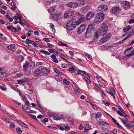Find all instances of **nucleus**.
<instances>
[{"label": "nucleus", "mask_w": 134, "mask_h": 134, "mask_svg": "<svg viewBox=\"0 0 134 134\" xmlns=\"http://www.w3.org/2000/svg\"><path fill=\"white\" fill-rule=\"evenodd\" d=\"M104 18V14L102 12L99 13L95 15V18L94 20V22L98 23L102 21Z\"/></svg>", "instance_id": "nucleus-1"}, {"label": "nucleus", "mask_w": 134, "mask_h": 134, "mask_svg": "<svg viewBox=\"0 0 134 134\" xmlns=\"http://www.w3.org/2000/svg\"><path fill=\"white\" fill-rule=\"evenodd\" d=\"M76 26L75 22L73 20H71L69 21L66 25L67 29L70 30L74 29Z\"/></svg>", "instance_id": "nucleus-2"}, {"label": "nucleus", "mask_w": 134, "mask_h": 134, "mask_svg": "<svg viewBox=\"0 0 134 134\" xmlns=\"http://www.w3.org/2000/svg\"><path fill=\"white\" fill-rule=\"evenodd\" d=\"M98 30L99 35L103 36L107 33L108 30V27L107 26H102Z\"/></svg>", "instance_id": "nucleus-3"}, {"label": "nucleus", "mask_w": 134, "mask_h": 134, "mask_svg": "<svg viewBox=\"0 0 134 134\" xmlns=\"http://www.w3.org/2000/svg\"><path fill=\"white\" fill-rule=\"evenodd\" d=\"M15 46L14 44H10L8 46L7 48L9 53L12 54L14 52L15 50Z\"/></svg>", "instance_id": "nucleus-4"}, {"label": "nucleus", "mask_w": 134, "mask_h": 134, "mask_svg": "<svg viewBox=\"0 0 134 134\" xmlns=\"http://www.w3.org/2000/svg\"><path fill=\"white\" fill-rule=\"evenodd\" d=\"M68 6L69 7L74 8L77 7L78 4L76 2H70L68 3Z\"/></svg>", "instance_id": "nucleus-5"}, {"label": "nucleus", "mask_w": 134, "mask_h": 134, "mask_svg": "<svg viewBox=\"0 0 134 134\" xmlns=\"http://www.w3.org/2000/svg\"><path fill=\"white\" fill-rule=\"evenodd\" d=\"M86 27L85 25L84 24L80 25L79 27L77 32L78 34H81L83 31L85 30Z\"/></svg>", "instance_id": "nucleus-6"}, {"label": "nucleus", "mask_w": 134, "mask_h": 134, "mask_svg": "<svg viewBox=\"0 0 134 134\" xmlns=\"http://www.w3.org/2000/svg\"><path fill=\"white\" fill-rule=\"evenodd\" d=\"M74 12L72 11H66L64 14L65 18H69L74 14Z\"/></svg>", "instance_id": "nucleus-7"}, {"label": "nucleus", "mask_w": 134, "mask_h": 134, "mask_svg": "<svg viewBox=\"0 0 134 134\" xmlns=\"http://www.w3.org/2000/svg\"><path fill=\"white\" fill-rule=\"evenodd\" d=\"M98 10L100 11H105L108 9L107 7L105 5H101L98 7Z\"/></svg>", "instance_id": "nucleus-8"}, {"label": "nucleus", "mask_w": 134, "mask_h": 134, "mask_svg": "<svg viewBox=\"0 0 134 134\" xmlns=\"http://www.w3.org/2000/svg\"><path fill=\"white\" fill-rule=\"evenodd\" d=\"M95 14L92 12H89L87 13L86 15V19L87 20H89L93 18Z\"/></svg>", "instance_id": "nucleus-9"}, {"label": "nucleus", "mask_w": 134, "mask_h": 134, "mask_svg": "<svg viewBox=\"0 0 134 134\" xmlns=\"http://www.w3.org/2000/svg\"><path fill=\"white\" fill-rule=\"evenodd\" d=\"M122 6L124 8H127L130 7L129 2L126 1H123L121 2Z\"/></svg>", "instance_id": "nucleus-10"}, {"label": "nucleus", "mask_w": 134, "mask_h": 134, "mask_svg": "<svg viewBox=\"0 0 134 134\" xmlns=\"http://www.w3.org/2000/svg\"><path fill=\"white\" fill-rule=\"evenodd\" d=\"M41 71L39 68H37L34 71L33 73V75L34 76H37L41 74Z\"/></svg>", "instance_id": "nucleus-11"}, {"label": "nucleus", "mask_w": 134, "mask_h": 134, "mask_svg": "<svg viewBox=\"0 0 134 134\" xmlns=\"http://www.w3.org/2000/svg\"><path fill=\"white\" fill-rule=\"evenodd\" d=\"M29 81V79L26 78L21 80H18V83L20 85L24 84L26 82Z\"/></svg>", "instance_id": "nucleus-12"}, {"label": "nucleus", "mask_w": 134, "mask_h": 134, "mask_svg": "<svg viewBox=\"0 0 134 134\" xmlns=\"http://www.w3.org/2000/svg\"><path fill=\"white\" fill-rule=\"evenodd\" d=\"M85 18L83 17H82L81 18H79L78 20L76 22V25H78L81 23H82L85 20Z\"/></svg>", "instance_id": "nucleus-13"}, {"label": "nucleus", "mask_w": 134, "mask_h": 134, "mask_svg": "<svg viewBox=\"0 0 134 134\" xmlns=\"http://www.w3.org/2000/svg\"><path fill=\"white\" fill-rule=\"evenodd\" d=\"M41 71L43 73L45 74L46 75H47L50 72L49 69H48L46 67H44L42 68Z\"/></svg>", "instance_id": "nucleus-14"}, {"label": "nucleus", "mask_w": 134, "mask_h": 134, "mask_svg": "<svg viewBox=\"0 0 134 134\" xmlns=\"http://www.w3.org/2000/svg\"><path fill=\"white\" fill-rule=\"evenodd\" d=\"M17 121L18 124L19 125H21L22 126L27 129L29 128L28 126H27L26 124L20 120Z\"/></svg>", "instance_id": "nucleus-15"}, {"label": "nucleus", "mask_w": 134, "mask_h": 134, "mask_svg": "<svg viewBox=\"0 0 134 134\" xmlns=\"http://www.w3.org/2000/svg\"><path fill=\"white\" fill-rule=\"evenodd\" d=\"M89 9V7L88 6H85L82 8L81 11L83 13H85Z\"/></svg>", "instance_id": "nucleus-16"}, {"label": "nucleus", "mask_w": 134, "mask_h": 134, "mask_svg": "<svg viewBox=\"0 0 134 134\" xmlns=\"http://www.w3.org/2000/svg\"><path fill=\"white\" fill-rule=\"evenodd\" d=\"M58 116L59 118L62 119H65L67 117L66 114L63 113V114L60 113L58 114Z\"/></svg>", "instance_id": "nucleus-17"}, {"label": "nucleus", "mask_w": 134, "mask_h": 134, "mask_svg": "<svg viewBox=\"0 0 134 134\" xmlns=\"http://www.w3.org/2000/svg\"><path fill=\"white\" fill-rule=\"evenodd\" d=\"M60 17V15L58 13H55L53 14V18L54 20H58Z\"/></svg>", "instance_id": "nucleus-18"}, {"label": "nucleus", "mask_w": 134, "mask_h": 134, "mask_svg": "<svg viewBox=\"0 0 134 134\" xmlns=\"http://www.w3.org/2000/svg\"><path fill=\"white\" fill-rule=\"evenodd\" d=\"M95 85L98 88L100 89L105 87V85L103 83H96Z\"/></svg>", "instance_id": "nucleus-19"}, {"label": "nucleus", "mask_w": 134, "mask_h": 134, "mask_svg": "<svg viewBox=\"0 0 134 134\" xmlns=\"http://www.w3.org/2000/svg\"><path fill=\"white\" fill-rule=\"evenodd\" d=\"M127 36L129 37H130L131 36L134 35V28L132 29V30L130 31L129 32H127Z\"/></svg>", "instance_id": "nucleus-20"}, {"label": "nucleus", "mask_w": 134, "mask_h": 134, "mask_svg": "<svg viewBox=\"0 0 134 134\" xmlns=\"http://www.w3.org/2000/svg\"><path fill=\"white\" fill-rule=\"evenodd\" d=\"M119 8L117 7H114L112 9V13L114 14H115L116 13L119 12Z\"/></svg>", "instance_id": "nucleus-21"}, {"label": "nucleus", "mask_w": 134, "mask_h": 134, "mask_svg": "<svg viewBox=\"0 0 134 134\" xmlns=\"http://www.w3.org/2000/svg\"><path fill=\"white\" fill-rule=\"evenodd\" d=\"M91 30L87 28L85 33V36L86 37L91 35Z\"/></svg>", "instance_id": "nucleus-22"}, {"label": "nucleus", "mask_w": 134, "mask_h": 134, "mask_svg": "<svg viewBox=\"0 0 134 134\" xmlns=\"http://www.w3.org/2000/svg\"><path fill=\"white\" fill-rule=\"evenodd\" d=\"M78 4V5L80 7L82 6L85 4V0H78V2L77 3Z\"/></svg>", "instance_id": "nucleus-23"}, {"label": "nucleus", "mask_w": 134, "mask_h": 134, "mask_svg": "<svg viewBox=\"0 0 134 134\" xmlns=\"http://www.w3.org/2000/svg\"><path fill=\"white\" fill-rule=\"evenodd\" d=\"M131 28V26H126L124 27L123 29V31L124 32H126L129 30Z\"/></svg>", "instance_id": "nucleus-24"}, {"label": "nucleus", "mask_w": 134, "mask_h": 134, "mask_svg": "<svg viewBox=\"0 0 134 134\" xmlns=\"http://www.w3.org/2000/svg\"><path fill=\"white\" fill-rule=\"evenodd\" d=\"M110 91L109 92V93L111 94V95H113L115 94V92L114 88L112 87L110 88Z\"/></svg>", "instance_id": "nucleus-25"}, {"label": "nucleus", "mask_w": 134, "mask_h": 134, "mask_svg": "<svg viewBox=\"0 0 134 134\" xmlns=\"http://www.w3.org/2000/svg\"><path fill=\"white\" fill-rule=\"evenodd\" d=\"M24 59V57L23 56L21 55H19L18 56L17 60L18 61L20 62H22Z\"/></svg>", "instance_id": "nucleus-26"}, {"label": "nucleus", "mask_w": 134, "mask_h": 134, "mask_svg": "<svg viewBox=\"0 0 134 134\" xmlns=\"http://www.w3.org/2000/svg\"><path fill=\"white\" fill-rule=\"evenodd\" d=\"M112 120L113 121L114 123L116 125H117L119 127L121 128L122 127L119 124L118 122H116V120L114 118H112Z\"/></svg>", "instance_id": "nucleus-27"}, {"label": "nucleus", "mask_w": 134, "mask_h": 134, "mask_svg": "<svg viewBox=\"0 0 134 134\" xmlns=\"http://www.w3.org/2000/svg\"><path fill=\"white\" fill-rule=\"evenodd\" d=\"M58 44L60 45L63 46H66L67 47H68L66 44L64 43L63 42L60 41H58Z\"/></svg>", "instance_id": "nucleus-28"}, {"label": "nucleus", "mask_w": 134, "mask_h": 134, "mask_svg": "<svg viewBox=\"0 0 134 134\" xmlns=\"http://www.w3.org/2000/svg\"><path fill=\"white\" fill-rule=\"evenodd\" d=\"M29 65V63L27 62H26L25 63H24L23 66V67L24 68L25 70H26L28 66Z\"/></svg>", "instance_id": "nucleus-29"}, {"label": "nucleus", "mask_w": 134, "mask_h": 134, "mask_svg": "<svg viewBox=\"0 0 134 134\" xmlns=\"http://www.w3.org/2000/svg\"><path fill=\"white\" fill-rule=\"evenodd\" d=\"M51 116L53 118V119L54 120H58L59 118L58 116V114L57 115L54 114L52 115Z\"/></svg>", "instance_id": "nucleus-30"}, {"label": "nucleus", "mask_w": 134, "mask_h": 134, "mask_svg": "<svg viewBox=\"0 0 134 134\" xmlns=\"http://www.w3.org/2000/svg\"><path fill=\"white\" fill-rule=\"evenodd\" d=\"M28 114L29 116L31 117L32 118H33L35 120V121H38L37 119L36 118V116L35 115H32L28 113Z\"/></svg>", "instance_id": "nucleus-31"}, {"label": "nucleus", "mask_w": 134, "mask_h": 134, "mask_svg": "<svg viewBox=\"0 0 134 134\" xmlns=\"http://www.w3.org/2000/svg\"><path fill=\"white\" fill-rule=\"evenodd\" d=\"M108 124L107 122L103 121L100 122L98 123V124L100 125H107Z\"/></svg>", "instance_id": "nucleus-32"}, {"label": "nucleus", "mask_w": 134, "mask_h": 134, "mask_svg": "<svg viewBox=\"0 0 134 134\" xmlns=\"http://www.w3.org/2000/svg\"><path fill=\"white\" fill-rule=\"evenodd\" d=\"M134 55V49L129 54H127L126 55V56L127 57H129L130 56H132Z\"/></svg>", "instance_id": "nucleus-33"}, {"label": "nucleus", "mask_w": 134, "mask_h": 134, "mask_svg": "<svg viewBox=\"0 0 134 134\" xmlns=\"http://www.w3.org/2000/svg\"><path fill=\"white\" fill-rule=\"evenodd\" d=\"M55 10V8L54 7H52L49 8V12H54Z\"/></svg>", "instance_id": "nucleus-34"}, {"label": "nucleus", "mask_w": 134, "mask_h": 134, "mask_svg": "<svg viewBox=\"0 0 134 134\" xmlns=\"http://www.w3.org/2000/svg\"><path fill=\"white\" fill-rule=\"evenodd\" d=\"M55 79L58 81H60L62 80V78L58 76H56Z\"/></svg>", "instance_id": "nucleus-35"}, {"label": "nucleus", "mask_w": 134, "mask_h": 134, "mask_svg": "<svg viewBox=\"0 0 134 134\" xmlns=\"http://www.w3.org/2000/svg\"><path fill=\"white\" fill-rule=\"evenodd\" d=\"M107 40L104 37H102L100 40L99 42H100L101 43H104L106 41H107Z\"/></svg>", "instance_id": "nucleus-36"}, {"label": "nucleus", "mask_w": 134, "mask_h": 134, "mask_svg": "<svg viewBox=\"0 0 134 134\" xmlns=\"http://www.w3.org/2000/svg\"><path fill=\"white\" fill-rule=\"evenodd\" d=\"M6 114L8 116H9L11 119H12L14 121H17V120L15 118H14V117L12 116L11 115L9 114L8 113H7Z\"/></svg>", "instance_id": "nucleus-37"}, {"label": "nucleus", "mask_w": 134, "mask_h": 134, "mask_svg": "<svg viewBox=\"0 0 134 134\" xmlns=\"http://www.w3.org/2000/svg\"><path fill=\"white\" fill-rule=\"evenodd\" d=\"M81 72H83L85 74H86V72L85 71L79 70V71H77V72H76L75 74L76 75H78L79 74H81Z\"/></svg>", "instance_id": "nucleus-38"}, {"label": "nucleus", "mask_w": 134, "mask_h": 134, "mask_svg": "<svg viewBox=\"0 0 134 134\" xmlns=\"http://www.w3.org/2000/svg\"><path fill=\"white\" fill-rule=\"evenodd\" d=\"M41 121L44 124H46V122H47L48 121V119L47 118H45L43 120H42Z\"/></svg>", "instance_id": "nucleus-39"}, {"label": "nucleus", "mask_w": 134, "mask_h": 134, "mask_svg": "<svg viewBox=\"0 0 134 134\" xmlns=\"http://www.w3.org/2000/svg\"><path fill=\"white\" fill-rule=\"evenodd\" d=\"M16 130L17 132L19 133L20 134L22 132V130L19 127H17Z\"/></svg>", "instance_id": "nucleus-40"}, {"label": "nucleus", "mask_w": 134, "mask_h": 134, "mask_svg": "<svg viewBox=\"0 0 134 134\" xmlns=\"http://www.w3.org/2000/svg\"><path fill=\"white\" fill-rule=\"evenodd\" d=\"M63 82L64 83L65 85H68L69 84V81H67L66 79H63Z\"/></svg>", "instance_id": "nucleus-41"}, {"label": "nucleus", "mask_w": 134, "mask_h": 134, "mask_svg": "<svg viewBox=\"0 0 134 134\" xmlns=\"http://www.w3.org/2000/svg\"><path fill=\"white\" fill-rule=\"evenodd\" d=\"M133 48V47L131 46V47L128 48L126 49L125 51L124 52V53H126L127 52H129Z\"/></svg>", "instance_id": "nucleus-42"}, {"label": "nucleus", "mask_w": 134, "mask_h": 134, "mask_svg": "<svg viewBox=\"0 0 134 134\" xmlns=\"http://www.w3.org/2000/svg\"><path fill=\"white\" fill-rule=\"evenodd\" d=\"M28 53H29V54L31 55H34L35 53L31 49H29V50Z\"/></svg>", "instance_id": "nucleus-43"}, {"label": "nucleus", "mask_w": 134, "mask_h": 134, "mask_svg": "<svg viewBox=\"0 0 134 134\" xmlns=\"http://www.w3.org/2000/svg\"><path fill=\"white\" fill-rule=\"evenodd\" d=\"M50 27L52 29V31H55V30L54 29V26L53 24H51L50 25Z\"/></svg>", "instance_id": "nucleus-44"}, {"label": "nucleus", "mask_w": 134, "mask_h": 134, "mask_svg": "<svg viewBox=\"0 0 134 134\" xmlns=\"http://www.w3.org/2000/svg\"><path fill=\"white\" fill-rule=\"evenodd\" d=\"M93 25L92 24H90L89 25L87 28L91 30L93 29Z\"/></svg>", "instance_id": "nucleus-45"}, {"label": "nucleus", "mask_w": 134, "mask_h": 134, "mask_svg": "<svg viewBox=\"0 0 134 134\" xmlns=\"http://www.w3.org/2000/svg\"><path fill=\"white\" fill-rule=\"evenodd\" d=\"M30 43L33 45L35 47H38L37 45L36 44L34 41H31Z\"/></svg>", "instance_id": "nucleus-46"}, {"label": "nucleus", "mask_w": 134, "mask_h": 134, "mask_svg": "<svg viewBox=\"0 0 134 134\" xmlns=\"http://www.w3.org/2000/svg\"><path fill=\"white\" fill-rule=\"evenodd\" d=\"M110 34H108L106 35V36L105 37L106 38L107 41H108L110 38Z\"/></svg>", "instance_id": "nucleus-47"}, {"label": "nucleus", "mask_w": 134, "mask_h": 134, "mask_svg": "<svg viewBox=\"0 0 134 134\" xmlns=\"http://www.w3.org/2000/svg\"><path fill=\"white\" fill-rule=\"evenodd\" d=\"M31 73V70H27L26 72V74L27 75H30Z\"/></svg>", "instance_id": "nucleus-48"}, {"label": "nucleus", "mask_w": 134, "mask_h": 134, "mask_svg": "<svg viewBox=\"0 0 134 134\" xmlns=\"http://www.w3.org/2000/svg\"><path fill=\"white\" fill-rule=\"evenodd\" d=\"M0 88L3 91H5L6 90V88L5 86L4 85H2L0 87Z\"/></svg>", "instance_id": "nucleus-49"}, {"label": "nucleus", "mask_w": 134, "mask_h": 134, "mask_svg": "<svg viewBox=\"0 0 134 134\" xmlns=\"http://www.w3.org/2000/svg\"><path fill=\"white\" fill-rule=\"evenodd\" d=\"M99 33L98 32V30L96 32H95L94 36L95 37L97 38L98 37Z\"/></svg>", "instance_id": "nucleus-50"}, {"label": "nucleus", "mask_w": 134, "mask_h": 134, "mask_svg": "<svg viewBox=\"0 0 134 134\" xmlns=\"http://www.w3.org/2000/svg\"><path fill=\"white\" fill-rule=\"evenodd\" d=\"M84 79L89 84H90L91 83L90 80L88 78L85 77L84 78Z\"/></svg>", "instance_id": "nucleus-51"}, {"label": "nucleus", "mask_w": 134, "mask_h": 134, "mask_svg": "<svg viewBox=\"0 0 134 134\" xmlns=\"http://www.w3.org/2000/svg\"><path fill=\"white\" fill-rule=\"evenodd\" d=\"M12 30L13 32H18V31L16 30V29L15 28L12 27Z\"/></svg>", "instance_id": "nucleus-52"}, {"label": "nucleus", "mask_w": 134, "mask_h": 134, "mask_svg": "<svg viewBox=\"0 0 134 134\" xmlns=\"http://www.w3.org/2000/svg\"><path fill=\"white\" fill-rule=\"evenodd\" d=\"M61 58L64 60L66 61V59H65L66 57L63 54H61L60 55Z\"/></svg>", "instance_id": "nucleus-53"}, {"label": "nucleus", "mask_w": 134, "mask_h": 134, "mask_svg": "<svg viewBox=\"0 0 134 134\" xmlns=\"http://www.w3.org/2000/svg\"><path fill=\"white\" fill-rule=\"evenodd\" d=\"M102 116V114L101 113L99 112L97 114V119L98 118H99Z\"/></svg>", "instance_id": "nucleus-54"}, {"label": "nucleus", "mask_w": 134, "mask_h": 134, "mask_svg": "<svg viewBox=\"0 0 134 134\" xmlns=\"http://www.w3.org/2000/svg\"><path fill=\"white\" fill-rule=\"evenodd\" d=\"M35 41L36 43L37 44H39V43H38V42H39L40 41V40L39 39L37 38H35Z\"/></svg>", "instance_id": "nucleus-55"}, {"label": "nucleus", "mask_w": 134, "mask_h": 134, "mask_svg": "<svg viewBox=\"0 0 134 134\" xmlns=\"http://www.w3.org/2000/svg\"><path fill=\"white\" fill-rule=\"evenodd\" d=\"M29 62H31L32 63V65H33V66H34L35 65V63L34 62H32V60L31 59V57H29Z\"/></svg>", "instance_id": "nucleus-56"}, {"label": "nucleus", "mask_w": 134, "mask_h": 134, "mask_svg": "<svg viewBox=\"0 0 134 134\" xmlns=\"http://www.w3.org/2000/svg\"><path fill=\"white\" fill-rule=\"evenodd\" d=\"M117 113L120 115L121 116H124V114L120 112L119 111L117 110Z\"/></svg>", "instance_id": "nucleus-57"}, {"label": "nucleus", "mask_w": 134, "mask_h": 134, "mask_svg": "<svg viewBox=\"0 0 134 134\" xmlns=\"http://www.w3.org/2000/svg\"><path fill=\"white\" fill-rule=\"evenodd\" d=\"M129 23H134V19H132L129 21Z\"/></svg>", "instance_id": "nucleus-58"}, {"label": "nucleus", "mask_w": 134, "mask_h": 134, "mask_svg": "<svg viewBox=\"0 0 134 134\" xmlns=\"http://www.w3.org/2000/svg\"><path fill=\"white\" fill-rule=\"evenodd\" d=\"M129 124L132 127H134V122L130 121Z\"/></svg>", "instance_id": "nucleus-59"}, {"label": "nucleus", "mask_w": 134, "mask_h": 134, "mask_svg": "<svg viewBox=\"0 0 134 134\" xmlns=\"http://www.w3.org/2000/svg\"><path fill=\"white\" fill-rule=\"evenodd\" d=\"M48 127L53 130H55L57 129L56 127H51L50 126H48Z\"/></svg>", "instance_id": "nucleus-60"}, {"label": "nucleus", "mask_w": 134, "mask_h": 134, "mask_svg": "<svg viewBox=\"0 0 134 134\" xmlns=\"http://www.w3.org/2000/svg\"><path fill=\"white\" fill-rule=\"evenodd\" d=\"M43 40L47 42H50V41L47 38H44Z\"/></svg>", "instance_id": "nucleus-61"}, {"label": "nucleus", "mask_w": 134, "mask_h": 134, "mask_svg": "<svg viewBox=\"0 0 134 134\" xmlns=\"http://www.w3.org/2000/svg\"><path fill=\"white\" fill-rule=\"evenodd\" d=\"M70 119L69 118L68 120V121L70 124L73 125V121L72 120H70Z\"/></svg>", "instance_id": "nucleus-62"}, {"label": "nucleus", "mask_w": 134, "mask_h": 134, "mask_svg": "<svg viewBox=\"0 0 134 134\" xmlns=\"http://www.w3.org/2000/svg\"><path fill=\"white\" fill-rule=\"evenodd\" d=\"M117 132V130L115 129H113L112 130L111 132L114 134H116Z\"/></svg>", "instance_id": "nucleus-63"}, {"label": "nucleus", "mask_w": 134, "mask_h": 134, "mask_svg": "<svg viewBox=\"0 0 134 134\" xmlns=\"http://www.w3.org/2000/svg\"><path fill=\"white\" fill-rule=\"evenodd\" d=\"M15 125L13 123H10V126L12 128H14L15 127Z\"/></svg>", "instance_id": "nucleus-64"}]
</instances>
